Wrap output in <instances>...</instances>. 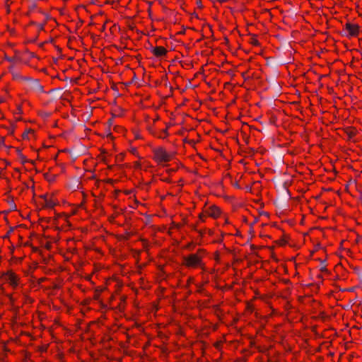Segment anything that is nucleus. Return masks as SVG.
<instances>
[{"label": "nucleus", "mask_w": 362, "mask_h": 362, "mask_svg": "<svg viewBox=\"0 0 362 362\" xmlns=\"http://www.w3.org/2000/svg\"><path fill=\"white\" fill-rule=\"evenodd\" d=\"M221 1H223L224 0H220Z\"/></svg>", "instance_id": "24"}, {"label": "nucleus", "mask_w": 362, "mask_h": 362, "mask_svg": "<svg viewBox=\"0 0 362 362\" xmlns=\"http://www.w3.org/2000/svg\"><path fill=\"white\" fill-rule=\"evenodd\" d=\"M8 280L11 282L13 284H16V276L13 274H9L8 275Z\"/></svg>", "instance_id": "8"}, {"label": "nucleus", "mask_w": 362, "mask_h": 362, "mask_svg": "<svg viewBox=\"0 0 362 362\" xmlns=\"http://www.w3.org/2000/svg\"><path fill=\"white\" fill-rule=\"evenodd\" d=\"M8 61L11 62L12 59L11 58H6Z\"/></svg>", "instance_id": "18"}, {"label": "nucleus", "mask_w": 362, "mask_h": 362, "mask_svg": "<svg viewBox=\"0 0 362 362\" xmlns=\"http://www.w3.org/2000/svg\"><path fill=\"white\" fill-rule=\"evenodd\" d=\"M17 154L19 158H23V155L21 153V151L18 148L16 149Z\"/></svg>", "instance_id": "12"}, {"label": "nucleus", "mask_w": 362, "mask_h": 362, "mask_svg": "<svg viewBox=\"0 0 362 362\" xmlns=\"http://www.w3.org/2000/svg\"><path fill=\"white\" fill-rule=\"evenodd\" d=\"M185 264L189 267H195L201 264V258L196 254H192L184 257Z\"/></svg>", "instance_id": "1"}, {"label": "nucleus", "mask_w": 362, "mask_h": 362, "mask_svg": "<svg viewBox=\"0 0 362 362\" xmlns=\"http://www.w3.org/2000/svg\"><path fill=\"white\" fill-rule=\"evenodd\" d=\"M31 132H33V130H32V129H28L27 131H25V132L23 134V135H22L23 138V139H28V134H29V133H31Z\"/></svg>", "instance_id": "10"}, {"label": "nucleus", "mask_w": 362, "mask_h": 362, "mask_svg": "<svg viewBox=\"0 0 362 362\" xmlns=\"http://www.w3.org/2000/svg\"><path fill=\"white\" fill-rule=\"evenodd\" d=\"M348 134H349V136H351L353 135V134H354V133L351 132H349V133H348Z\"/></svg>", "instance_id": "17"}, {"label": "nucleus", "mask_w": 362, "mask_h": 362, "mask_svg": "<svg viewBox=\"0 0 362 362\" xmlns=\"http://www.w3.org/2000/svg\"><path fill=\"white\" fill-rule=\"evenodd\" d=\"M45 177L49 182H52L55 178L54 175H50L49 174H45Z\"/></svg>", "instance_id": "11"}, {"label": "nucleus", "mask_w": 362, "mask_h": 362, "mask_svg": "<svg viewBox=\"0 0 362 362\" xmlns=\"http://www.w3.org/2000/svg\"><path fill=\"white\" fill-rule=\"evenodd\" d=\"M345 30L347 32L346 35L350 36H356L359 31V27L356 24L347 23L345 25Z\"/></svg>", "instance_id": "3"}, {"label": "nucleus", "mask_w": 362, "mask_h": 362, "mask_svg": "<svg viewBox=\"0 0 362 362\" xmlns=\"http://www.w3.org/2000/svg\"><path fill=\"white\" fill-rule=\"evenodd\" d=\"M20 159L21 160L22 163H25L28 161V160L25 158L24 156L23 158H20Z\"/></svg>", "instance_id": "16"}, {"label": "nucleus", "mask_w": 362, "mask_h": 362, "mask_svg": "<svg viewBox=\"0 0 362 362\" xmlns=\"http://www.w3.org/2000/svg\"><path fill=\"white\" fill-rule=\"evenodd\" d=\"M39 28H41V29H42V28H43V26H42V25H41V26H39Z\"/></svg>", "instance_id": "22"}, {"label": "nucleus", "mask_w": 362, "mask_h": 362, "mask_svg": "<svg viewBox=\"0 0 362 362\" xmlns=\"http://www.w3.org/2000/svg\"><path fill=\"white\" fill-rule=\"evenodd\" d=\"M219 209L216 208V206H212L210 208L209 211H208L209 216L216 218L219 214Z\"/></svg>", "instance_id": "6"}, {"label": "nucleus", "mask_w": 362, "mask_h": 362, "mask_svg": "<svg viewBox=\"0 0 362 362\" xmlns=\"http://www.w3.org/2000/svg\"><path fill=\"white\" fill-rule=\"evenodd\" d=\"M28 86L29 88L37 92V93H43V86L39 83V81L37 79H28Z\"/></svg>", "instance_id": "4"}, {"label": "nucleus", "mask_w": 362, "mask_h": 362, "mask_svg": "<svg viewBox=\"0 0 362 362\" xmlns=\"http://www.w3.org/2000/svg\"><path fill=\"white\" fill-rule=\"evenodd\" d=\"M39 28H41V29H42V28H43V26H42V25H41V26H39Z\"/></svg>", "instance_id": "21"}, {"label": "nucleus", "mask_w": 362, "mask_h": 362, "mask_svg": "<svg viewBox=\"0 0 362 362\" xmlns=\"http://www.w3.org/2000/svg\"><path fill=\"white\" fill-rule=\"evenodd\" d=\"M10 206H11V210H16V206L13 202H11Z\"/></svg>", "instance_id": "13"}, {"label": "nucleus", "mask_w": 362, "mask_h": 362, "mask_svg": "<svg viewBox=\"0 0 362 362\" xmlns=\"http://www.w3.org/2000/svg\"><path fill=\"white\" fill-rule=\"evenodd\" d=\"M254 45H259V42L256 39H253L251 42Z\"/></svg>", "instance_id": "14"}, {"label": "nucleus", "mask_w": 362, "mask_h": 362, "mask_svg": "<svg viewBox=\"0 0 362 362\" xmlns=\"http://www.w3.org/2000/svg\"><path fill=\"white\" fill-rule=\"evenodd\" d=\"M235 186L238 187V184H235Z\"/></svg>", "instance_id": "23"}, {"label": "nucleus", "mask_w": 362, "mask_h": 362, "mask_svg": "<svg viewBox=\"0 0 362 362\" xmlns=\"http://www.w3.org/2000/svg\"><path fill=\"white\" fill-rule=\"evenodd\" d=\"M154 156L155 158L160 162H167L171 158V156L161 148L154 151Z\"/></svg>", "instance_id": "2"}, {"label": "nucleus", "mask_w": 362, "mask_h": 362, "mask_svg": "<svg viewBox=\"0 0 362 362\" xmlns=\"http://www.w3.org/2000/svg\"><path fill=\"white\" fill-rule=\"evenodd\" d=\"M354 271H355L356 274L358 275V278L362 281V269L356 267L354 269Z\"/></svg>", "instance_id": "9"}, {"label": "nucleus", "mask_w": 362, "mask_h": 362, "mask_svg": "<svg viewBox=\"0 0 362 362\" xmlns=\"http://www.w3.org/2000/svg\"><path fill=\"white\" fill-rule=\"evenodd\" d=\"M163 132H164L165 134H166V133H167V130H166V129L163 130Z\"/></svg>", "instance_id": "20"}, {"label": "nucleus", "mask_w": 362, "mask_h": 362, "mask_svg": "<svg viewBox=\"0 0 362 362\" xmlns=\"http://www.w3.org/2000/svg\"><path fill=\"white\" fill-rule=\"evenodd\" d=\"M108 136H109L110 137H112V134H111V133H109V134H108Z\"/></svg>", "instance_id": "19"}, {"label": "nucleus", "mask_w": 362, "mask_h": 362, "mask_svg": "<svg viewBox=\"0 0 362 362\" xmlns=\"http://www.w3.org/2000/svg\"><path fill=\"white\" fill-rule=\"evenodd\" d=\"M13 230V228H11L9 230V231L7 233V234H6V235H5V236H4V238H8L9 234H10Z\"/></svg>", "instance_id": "15"}, {"label": "nucleus", "mask_w": 362, "mask_h": 362, "mask_svg": "<svg viewBox=\"0 0 362 362\" xmlns=\"http://www.w3.org/2000/svg\"><path fill=\"white\" fill-rule=\"evenodd\" d=\"M151 52L156 57H163L166 54L167 50L163 47H155L151 48Z\"/></svg>", "instance_id": "5"}, {"label": "nucleus", "mask_w": 362, "mask_h": 362, "mask_svg": "<svg viewBox=\"0 0 362 362\" xmlns=\"http://www.w3.org/2000/svg\"><path fill=\"white\" fill-rule=\"evenodd\" d=\"M44 199H45V202L46 207H47V208H52V207H54L55 206L56 202H54L53 200L47 199L45 196H44Z\"/></svg>", "instance_id": "7"}]
</instances>
